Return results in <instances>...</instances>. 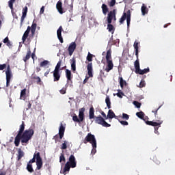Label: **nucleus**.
Instances as JSON below:
<instances>
[{
    "instance_id": "nucleus-8",
    "label": "nucleus",
    "mask_w": 175,
    "mask_h": 175,
    "mask_svg": "<svg viewBox=\"0 0 175 175\" xmlns=\"http://www.w3.org/2000/svg\"><path fill=\"white\" fill-rule=\"evenodd\" d=\"M94 122L96 124H98V125H102V126H105V128H110L111 125L106 122L105 120V118H103L100 115L98 116H95Z\"/></svg>"
},
{
    "instance_id": "nucleus-61",
    "label": "nucleus",
    "mask_w": 175,
    "mask_h": 175,
    "mask_svg": "<svg viewBox=\"0 0 175 175\" xmlns=\"http://www.w3.org/2000/svg\"><path fill=\"white\" fill-rule=\"evenodd\" d=\"M5 44L8 46V47H12V42H10V40L8 41Z\"/></svg>"
},
{
    "instance_id": "nucleus-59",
    "label": "nucleus",
    "mask_w": 175,
    "mask_h": 175,
    "mask_svg": "<svg viewBox=\"0 0 175 175\" xmlns=\"http://www.w3.org/2000/svg\"><path fill=\"white\" fill-rule=\"evenodd\" d=\"M101 116H103V117L106 120V118H107V116H106V113H105V112H103V111L100 112Z\"/></svg>"
},
{
    "instance_id": "nucleus-18",
    "label": "nucleus",
    "mask_w": 175,
    "mask_h": 175,
    "mask_svg": "<svg viewBox=\"0 0 175 175\" xmlns=\"http://www.w3.org/2000/svg\"><path fill=\"white\" fill-rule=\"evenodd\" d=\"M62 26H59V29L57 31V38L59 39L60 43H64V38H62Z\"/></svg>"
},
{
    "instance_id": "nucleus-20",
    "label": "nucleus",
    "mask_w": 175,
    "mask_h": 175,
    "mask_svg": "<svg viewBox=\"0 0 175 175\" xmlns=\"http://www.w3.org/2000/svg\"><path fill=\"white\" fill-rule=\"evenodd\" d=\"M38 156L40 157V152H35L33 154V157L32 158V159H31L28 163H29L30 165H32V163H34V162H36V161H38Z\"/></svg>"
},
{
    "instance_id": "nucleus-2",
    "label": "nucleus",
    "mask_w": 175,
    "mask_h": 175,
    "mask_svg": "<svg viewBox=\"0 0 175 175\" xmlns=\"http://www.w3.org/2000/svg\"><path fill=\"white\" fill-rule=\"evenodd\" d=\"M36 27L38 25L36 23H32L31 27L28 26L27 30L25 31L23 37L22 42L24 43L27 39V42H31V39L35 36V32H36Z\"/></svg>"
},
{
    "instance_id": "nucleus-22",
    "label": "nucleus",
    "mask_w": 175,
    "mask_h": 175,
    "mask_svg": "<svg viewBox=\"0 0 175 175\" xmlns=\"http://www.w3.org/2000/svg\"><path fill=\"white\" fill-rule=\"evenodd\" d=\"M116 113L113 111V110L109 109L108 111V114L107 116L106 120H113V118H116Z\"/></svg>"
},
{
    "instance_id": "nucleus-1",
    "label": "nucleus",
    "mask_w": 175,
    "mask_h": 175,
    "mask_svg": "<svg viewBox=\"0 0 175 175\" xmlns=\"http://www.w3.org/2000/svg\"><path fill=\"white\" fill-rule=\"evenodd\" d=\"M25 130V122L22 121V124L20 125L19 130L18 131V134L14 139V143L16 147H18L20 146V142H21L22 144L25 143L26 144H28V142L32 139V136H33L35 133V131L32 129Z\"/></svg>"
},
{
    "instance_id": "nucleus-45",
    "label": "nucleus",
    "mask_w": 175,
    "mask_h": 175,
    "mask_svg": "<svg viewBox=\"0 0 175 175\" xmlns=\"http://www.w3.org/2000/svg\"><path fill=\"white\" fill-rule=\"evenodd\" d=\"M92 57H94V55L89 52L87 56V61H88V62H92Z\"/></svg>"
},
{
    "instance_id": "nucleus-27",
    "label": "nucleus",
    "mask_w": 175,
    "mask_h": 175,
    "mask_svg": "<svg viewBox=\"0 0 175 175\" xmlns=\"http://www.w3.org/2000/svg\"><path fill=\"white\" fill-rule=\"evenodd\" d=\"M25 154H24V151H23V150H21V148H18V155H17V161H19L21 160V158H23V157H24Z\"/></svg>"
},
{
    "instance_id": "nucleus-24",
    "label": "nucleus",
    "mask_w": 175,
    "mask_h": 175,
    "mask_svg": "<svg viewBox=\"0 0 175 175\" xmlns=\"http://www.w3.org/2000/svg\"><path fill=\"white\" fill-rule=\"evenodd\" d=\"M150 72V68H144V70H142L139 68V70H137L135 73L137 75H146V73H148Z\"/></svg>"
},
{
    "instance_id": "nucleus-62",
    "label": "nucleus",
    "mask_w": 175,
    "mask_h": 175,
    "mask_svg": "<svg viewBox=\"0 0 175 175\" xmlns=\"http://www.w3.org/2000/svg\"><path fill=\"white\" fill-rule=\"evenodd\" d=\"M31 58H32L33 61H34L35 57H36L35 53H32V54L31 55Z\"/></svg>"
},
{
    "instance_id": "nucleus-7",
    "label": "nucleus",
    "mask_w": 175,
    "mask_h": 175,
    "mask_svg": "<svg viewBox=\"0 0 175 175\" xmlns=\"http://www.w3.org/2000/svg\"><path fill=\"white\" fill-rule=\"evenodd\" d=\"M126 20L127 28H129L131 25V10H128L127 12H124L122 17L120 18L119 23L124 24V21Z\"/></svg>"
},
{
    "instance_id": "nucleus-40",
    "label": "nucleus",
    "mask_w": 175,
    "mask_h": 175,
    "mask_svg": "<svg viewBox=\"0 0 175 175\" xmlns=\"http://www.w3.org/2000/svg\"><path fill=\"white\" fill-rule=\"evenodd\" d=\"M27 170L29 172V173H33V168L32 167V164L27 163Z\"/></svg>"
},
{
    "instance_id": "nucleus-64",
    "label": "nucleus",
    "mask_w": 175,
    "mask_h": 175,
    "mask_svg": "<svg viewBox=\"0 0 175 175\" xmlns=\"http://www.w3.org/2000/svg\"><path fill=\"white\" fill-rule=\"evenodd\" d=\"M14 18H16V20L18 18V16H17V14H13Z\"/></svg>"
},
{
    "instance_id": "nucleus-54",
    "label": "nucleus",
    "mask_w": 175,
    "mask_h": 175,
    "mask_svg": "<svg viewBox=\"0 0 175 175\" xmlns=\"http://www.w3.org/2000/svg\"><path fill=\"white\" fill-rule=\"evenodd\" d=\"M159 109H161V106L159 107L157 109L152 111V113H154L155 117H157V114H158V111L159 110Z\"/></svg>"
},
{
    "instance_id": "nucleus-30",
    "label": "nucleus",
    "mask_w": 175,
    "mask_h": 175,
    "mask_svg": "<svg viewBox=\"0 0 175 175\" xmlns=\"http://www.w3.org/2000/svg\"><path fill=\"white\" fill-rule=\"evenodd\" d=\"M134 66L135 68V73L140 69V63L139 62V57H137V61L134 62Z\"/></svg>"
},
{
    "instance_id": "nucleus-10",
    "label": "nucleus",
    "mask_w": 175,
    "mask_h": 175,
    "mask_svg": "<svg viewBox=\"0 0 175 175\" xmlns=\"http://www.w3.org/2000/svg\"><path fill=\"white\" fill-rule=\"evenodd\" d=\"M116 14H117V11L116 10H113L108 13L107 16V21L108 24H111L113 21H117Z\"/></svg>"
},
{
    "instance_id": "nucleus-17",
    "label": "nucleus",
    "mask_w": 175,
    "mask_h": 175,
    "mask_svg": "<svg viewBox=\"0 0 175 175\" xmlns=\"http://www.w3.org/2000/svg\"><path fill=\"white\" fill-rule=\"evenodd\" d=\"M75 50H76V42H72L70 44L68 51L69 53V55L72 56L73 53H75Z\"/></svg>"
},
{
    "instance_id": "nucleus-11",
    "label": "nucleus",
    "mask_w": 175,
    "mask_h": 175,
    "mask_svg": "<svg viewBox=\"0 0 175 175\" xmlns=\"http://www.w3.org/2000/svg\"><path fill=\"white\" fill-rule=\"evenodd\" d=\"M6 76V87H9L10 85V80L12 77H13V74L12 73V69H10V66L8 65L7 67V70L5 71Z\"/></svg>"
},
{
    "instance_id": "nucleus-55",
    "label": "nucleus",
    "mask_w": 175,
    "mask_h": 175,
    "mask_svg": "<svg viewBox=\"0 0 175 175\" xmlns=\"http://www.w3.org/2000/svg\"><path fill=\"white\" fill-rule=\"evenodd\" d=\"M122 118L124 120H129V115L126 113H122Z\"/></svg>"
},
{
    "instance_id": "nucleus-21",
    "label": "nucleus",
    "mask_w": 175,
    "mask_h": 175,
    "mask_svg": "<svg viewBox=\"0 0 175 175\" xmlns=\"http://www.w3.org/2000/svg\"><path fill=\"white\" fill-rule=\"evenodd\" d=\"M70 167H72V166H70L69 162H67L64 165V170L61 171V173L64 175L66 174V172H69L70 170Z\"/></svg>"
},
{
    "instance_id": "nucleus-46",
    "label": "nucleus",
    "mask_w": 175,
    "mask_h": 175,
    "mask_svg": "<svg viewBox=\"0 0 175 175\" xmlns=\"http://www.w3.org/2000/svg\"><path fill=\"white\" fill-rule=\"evenodd\" d=\"M133 105L137 107V109H140L142 106V103H139V101H133Z\"/></svg>"
},
{
    "instance_id": "nucleus-6",
    "label": "nucleus",
    "mask_w": 175,
    "mask_h": 175,
    "mask_svg": "<svg viewBox=\"0 0 175 175\" xmlns=\"http://www.w3.org/2000/svg\"><path fill=\"white\" fill-rule=\"evenodd\" d=\"M85 111V109L84 107L81 108L79 112V117L76 113L72 114V121L74 122H83L84 121V112Z\"/></svg>"
},
{
    "instance_id": "nucleus-31",
    "label": "nucleus",
    "mask_w": 175,
    "mask_h": 175,
    "mask_svg": "<svg viewBox=\"0 0 175 175\" xmlns=\"http://www.w3.org/2000/svg\"><path fill=\"white\" fill-rule=\"evenodd\" d=\"M31 49H29L27 52L26 56L25 57H23V60L24 61V62H27L28 61V59H29V58H31Z\"/></svg>"
},
{
    "instance_id": "nucleus-32",
    "label": "nucleus",
    "mask_w": 175,
    "mask_h": 175,
    "mask_svg": "<svg viewBox=\"0 0 175 175\" xmlns=\"http://www.w3.org/2000/svg\"><path fill=\"white\" fill-rule=\"evenodd\" d=\"M69 84L70 83H66L65 85V87L62 88V90H59L60 94H62V95H65V94H66V90H68V87H69Z\"/></svg>"
},
{
    "instance_id": "nucleus-13",
    "label": "nucleus",
    "mask_w": 175,
    "mask_h": 175,
    "mask_svg": "<svg viewBox=\"0 0 175 175\" xmlns=\"http://www.w3.org/2000/svg\"><path fill=\"white\" fill-rule=\"evenodd\" d=\"M66 77L67 79V84H69V87L73 88V81H72V72L70 70L66 69Z\"/></svg>"
},
{
    "instance_id": "nucleus-50",
    "label": "nucleus",
    "mask_w": 175,
    "mask_h": 175,
    "mask_svg": "<svg viewBox=\"0 0 175 175\" xmlns=\"http://www.w3.org/2000/svg\"><path fill=\"white\" fill-rule=\"evenodd\" d=\"M109 6H110V8H113V6H114V5H116V0H111V1H109Z\"/></svg>"
},
{
    "instance_id": "nucleus-14",
    "label": "nucleus",
    "mask_w": 175,
    "mask_h": 175,
    "mask_svg": "<svg viewBox=\"0 0 175 175\" xmlns=\"http://www.w3.org/2000/svg\"><path fill=\"white\" fill-rule=\"evenodd\" d=\"M69 165L71 166V167L73 169L77 166V161H76V157H75V155L71 154L68 159Z\"/></svg>"
},
{
    "instance_id": "nucleus-39",
    "label": "nucleus",
    "mask_w": 175,
    "mask_h": 175,
    "mask_svg": "<svg viewBox=\"0 0 175 175\" xmlns=\"http://www.w3.org/2000/svg\"><path fill=\"white\" fill-rule=\"evenodd\" d=\"M71 69L73 72H76V59H72L71 64Z\"/></svg>"
},
{
    "instance_id": "nucleus-19",
    "label": "nucleus",
    "mask_w": 175,
    "mask_h": 175,
    "mask_svg": "<svg viewBox=\"0 0 175 175\" xmlns=\"http://www.w3.org/2000/svg\"><path fill=\"white\" fill-rule=\"evenodd\" d=\"M64 135H65V126H64V124L61 123L59 129V137L60 140L62 139V137H64Z\"/></svg>"
},
{
    "instance_id": "nucleus-60",
    "label": "nucleus",
    "mask_w": 175,
    "mask_h": 175,
    "mask_svg": "<svg viewBox=\"0 0 175 175\" xmlns=\"http://www.w3.org/2000/svg\"><path fill=\"white\" fill-rule=\"evenodd\" d=\"M9 37H6L3 40V43H5V44H7L8 42H9Z\"/></svg>"
},
{
    "instance_id": "nucleus-5",
    "label": "nucleus",
    "mask_w": 175,
    "mask_h": 175,
    "mask_svg": "<svg viewBox=\"0 0 175 175\" xmlns=\"http://www.w3.org/2000/svg\"><path fill=\"white\" fill-rule=\"evenodd\" d=\"M62 64V59H59L53 71V81H59V79H61V73H59V68H61Z\"/></svg>"
},
{
    "instance_id": "nucleus-34",
    "label": "nucleus",
    "mask_w": 175,
    "mask_h": 175,
    "mask_svg": "<svg viewBox=\"0 0 175 175\" xmlns=\"http://www.w3.org/2000/svg\"><path fill=\"white\" fill-rule=\"evenodd\" d=\"M136 116L138 117V118L144 120V121L146 122V119H144V113L143 111L137 112Z\"/></svg>"
},
{
    "instance_id": "nucleus-52",
    "label": "nucleus",
    "mask_w": 175,
    "mask_h": 175,
    "mask_svg": "<svg viewBox=\"0 0 175 175\" xmlns=\"http://www.w3.org/2000/svg\"><path fill=\"white\" fill-rule=\"evenodd\" d=\"M8 68V65L6 64H0V70H3Z\"/></svg>"
},
{
    "instance_id": "nucleus-23",
    "label": "nucleus",
    "mask_w": 175,
    "mask_h": 175,
    "mask_svg": "<svg viewBox=\"0 0 175 175\" xmlns=\"http://www.w3.org/2000/svg\"><path fill=\"white\" fill-rule=\"evenodd\" d=\"M56 8L60 14H64V9L62 8V2L58 1L56 4Z\"/></svg>"
},
{
    "instance_id": "nucleus-51",
    "label": "nucleus",
    "mask_w": 175,
    "mask_h": 175,
    "mask_svg": "<svg viewBox=\"0 0 175 175\" xmlns=\"http://www.w3.org/2000/svg\"><path fill=\"white\" fill-rule=\"evenodd\" d=\"M118 98H122V96L124 95V92H121V90H118V92L116 94Z\"/></svg>"
},
{
    "instance_id": "nucleus-25",
    "label": "nucleus",
    "mask_w": 175,
    "mask_h": 175,
    "mask_svg": "<svg viewBox=\"0 0 175 175\" xmlns=\"http://www.w3.org/2000/svg\"><path fill=\"white\" fill-rule=\"evenodd\" d=\"M89 118L90 120H92L93 118H95V110L94 109V107H92L90 109Z\"/></svg>"
},
{
    "instance_id": "nucleus-36",
    "label": "nucleus",
    "mask_w": 175,
    "mask_h": 175,
    "mask_svg": "<svg viewBox=\"0 0 175 175\" xmlns=\"http://www.w3.org/2000/svg\"><path fill=\"white\" fill-rule=\"evenodd\" d=\"M107 29L109 32H111V33H114V26H113L111 23H108Z\"/></svg>"
},
{
    "instance_id": "nucleus-42",
    "label": "nucleus",
    "mask_w": 175,
    "mask_h": 175,
    "mask_svg": "<svg viewBox=\"0 0 175 175\" xmlns=\"http://www.w3.org/2000/svg\"><path fill=\"white\" fill-rule=\"evenodd\" d=\"M68 148V141H64L62 144L61 150H66Z\"/></svg>"
},
{
    "instance_id": "nucleus-35",
    "label": "nucleus",
    "mask_w": 175,
    "mask_h": 175,
    "mask_svg": "<svg viewBox=\"0 0 175 175\" xmlns=\"http://www.w3.org/2000/svg\"><path fill=\"white\" fill-rule=\"evenodd\" d=\"M119 80L121 88H124V85H126V81H124L122 77H119Z\"/></svg>"
},
{
    "instance_id": "nucleus-9",
    "label": "nucleus",
    "mask_w": 175,
    "mask_h": 175,
    "mask_svg": "<svg viewBox=\"0 0 175 175\" xmlns=\"http://www.w3.org/2000/svg\"><path fill=\"white\" fill-rule=\"evenodd\" d=\"M83 143H84V144H87V143H90L92 146H95V144H96V139L95 138V135L91 134V133H89L83 140Z\"/></svg>"
},
{
    "instance_id": "nucleus-53",
    "label": "nucleus",
    "mask_w": 175,
    "mask_h": 175,
    "mask_svg": "<svg viewBox=\"0 0 175 175\" xmlns=\"http://www.w3.org/2000/svg\"><path fill=\"white\" fill-rule=\"evenodd\" d=\"M53 139L55 140V143H58V142H59V136L58 135H55Z\"/></svg>"
},
{
    "instance_id": "nucleus-38",
    "label": "nucleus",
    "mask_w": 175,
    "mask_h": 175,
    "mask_svg": "<svg viewBox=\"0 0 175 175\" xmlns=\"http://www.w3.org/2000/svg\"><path fill=\"white\" fill-rule=\"evenodd\" d=\"M50 64V62L49 60H44L43 62H40V68H44V66H47Z\"/></svg>"
},
{
    "instance_id": "nucleus-4",
    "label": "nucleus",
    "mask_w": 175,
    "mask_h": 175,
    "mask_svg": "<svg viewBox=\"0 0 175 175\" xmlns=\"http://www.w3.org/2000/svg\"><path fill=\"white\" fill-rule=\"evenodd\" d=\"M105 59L107 64L105 70L106 72H109L113 68H114V64H113V59L111 58V49H109L107 51Z\"/></svg>"
},
{
    "instance_id": "nucleus-33",
    "label": "nucleus",
    "mask_w": 175,
    "mask_h": 175,
    "mask_svg": "<svg viewBox=\"0 0 175 175\" xmlns=\"http://www.w3.org/2000/svg\"><path fill=\"white\" fill-rule=\"evenodd\" d=\"M105 103L108 109H111V102L110 101V97H109V96L105 98Z\"/></svg>"
},
{
    "instance_id": "nucleus-56",
    "label": "nucleus",
    "mask_w": 175,
    "mask_h": 175,
    "mask_svg": "<svg viewBox=\"0 0 175 175\" xmlns=\"http://www.w3.org/2000/svg\"><path fill=\"white\" fill-rule=\"evenodd\" d=\"M154 162L157 164V165H161V161L159 160H158V159L157 158H154L153 159Z\"/></svg>"
},
{
    "instance_id": "nucleus-63",
    "label": "nucleus",
    "mask_w": 175,
    "mask_h": 175,
    "mask_svg": "<svg viewBox=\"0 0 175 175\" xmlns=\"http://www.w3.org/2000/svg\"><path fill=\"white\" fill-rule=\"evenodd\" d=\"M0 175H6V172L0 171Z\"/></svg>"
},
{
    "instance_id": "nucleus-28",
    "label": "nucleus",
    "mask_w": 175,
    "mask_h": 175,
    "mask_svg": "<svg viewBox=\"0 0 175 175\" xmlns=\"http://www.w3.org/2000/svg\"><path fill=\"white\" fill-rule=\"evenodd\" d=\"M101 9L104 16H106V14L109 13V8H107V5L106 4L103 3L101 6Z\"/></svg>"
},
{
    "instance_id": "nucleus-58",
    "label": "nucleus",
    "mask_w": 175,
    "mask_h": 175,
    "mask_svg": "<svg viewBox=\"0 0 175 175\" xmlns=\"http://www.w3.org/2000/svg\"><path fill=\"white\" fill-rule=\"evenodd\" d=\"M40 14H43L44 13V6H42L40 11Z\"/></svg>"
},
{
    "instance_id": "nucleus-29",
    "label": "nucleus",
    "mask_w": 175,
    "mask_h": 175,
    "mask_svg": "<svg viewBox=\"0 0 175 175\" xmlns=\"http://www.w3.org/2000/svg\"><path fill=\"white\" fill-rule=\"evenodd\" d=\"M141 12L142 13V16H146V14L148 13V8H147V6H146V5H142L141 8Z\"/></svg>"
},
{
    "instance_id": "nucleus-48",
    "label": "nucleus",
    "mask_w": 175,
    "mask_h": 175,
    "mask_svg": "<svg viewBox=\"0 0 175 175\" xmlns=\"http://www.w3.org/2000/svg\"><path fill=\"white\" fill-rule=\"evenodd\" d=\"M139 88H143V87H146V81L144 80H142L139 85Z\"/></svg>"
},
{
    "instance_id": "nucleus-47",
    "label": "nucleus",
    "mask_w": 175,
    "mask_h": 175,
    "mask_svg": "<svg viewBox=\"0 0 175 175\" xmlns=\"http://www.w3.org/2000/svg\"><path fill=\"white\" fill-rule=\"evenodd\" d=\"M66 162V159H65V156L64 155V153H62L59 157V162Z\"/></svg>"
},
{
    "instance_id": "nucleus-15",
    "label": "nucleus",
    "mask_w": 175,
    "mask_h": 175,
    "mask_svg": "<svg viewBox=\"0 0 175 175\" xmlns=\"http://www.w3.org/2000/svg\"><path fill=\"white\" fill-rule=\"evenodd\" d=\"M23 14L21 18V27H23V24L24 23V20H25V17H27V13H28V7L25 6L23 9Z\"/></svg>"
},
{
    "instance_id": "nucleus-41",
    "label": "nucleus",
    "mask_w": 175,
    "mask_h": 175,
    "mask_svg": "<svg viewBox=\"0 0 175 175\" xmlns=\"http://www.w3.org/2000/svg\"><path fill=\"white\" fill-rule=\"evenodd\" d=\"M26 95H27V89H23L21 92V96H20L21 99H22V98H25Z\"/></svg>"
},
{
    "instance_id": "nucleus-43",
    "label": "nucleus",
    "mask_w": 175,
    "mask_h": 175,
    "mask_svg": "<svg viewBox=\"0 0 175 175\" xmlns=\"http://www.w3.org/2000/svg\"><path fill=\"white\" fill-rule=\"evenodd\" d=\"M116 43H117V42H116V40H113V36H111V37L108 42V44L109 46H114V44H116Z\"/></svg>"
},
{
    "instance_id": "nucleus-44",
    "label": "nucleus",
    "mask_w": 175,
    "mask_h": 175,
    "mask_svg": "<svg viewBox=\"0 0 175 175\" xmlns=\"http://www.w3.org/2000/svg\"><path fill=\"white\" fill-rule=\"evenodd\" d=\"M92 150L91 152L92 155H95L96 154V144L95 145H92Z\"/></svg>"
},
{
    "instance_id": "nucleus-37",
    "label": "nucleus",
    "mask_w": 175,
    "mask_h": 175,
    "mask_svg": "<svg viewBox=\"0 0 175 175\" xmlns=\"http://www.w3.org/2000/svg\"><path fill=\"white\" fill-rule=\"evenodd\" d=\"M33 80H36V83L38 84L39 85H42V79L39 77H32Z\"/></svg>"
},
{
    "instance_id": "nucleus-12",
    "label": "nucleus",
    "mask_w": 175,
    "mask_h": 175,
    "mask_svg": "<svg viewBox=\"0 0 175 175\" xmlns=\"http://www.w3.org/2000/svg\"><path fill=\"white\" fill-rule=\"evenodd\" d=\"M88 69V75L89 77H85V79L83 80V84H85L90 80V77H94V75L92 74V63H88L87 66Z\"/></svg>"
},
{
    "instance_id": "nucleus-26",
    "label": "nucleus",
    "mask_w": 175,
    "mask_h": 175,
    "mask_svg": "<svg viewBox=\"0 0 175 175\" xmlns=\"http://www.w3.org/2000/svg\"><path fill=\"white\" fill-rule=\"evenodd\" d=\"M133 47L135 50L136 57L137 58L139 57V42L137 40L135 41Z\"/></svg>"
},
{
    "instance_id": "nucleus-49",
    "label": "nucleus",
    "mask_w": 175,
    "mask_h": 175,
    "mask_svg": "<svg viewBox=\"0 0 175 175\" xmlns=\"http://www.w3.org/2000/svg\"><path fill=\"white\" fill-rule=\"evenodd\" d=\"M13 3H14V1L10 0V1H8L9 8H10V9H11L12 10H13Z\"/></svg>"
},
{
    "instance_id": "nucleus-3",
    "label": "nucleus",
    "mask_w": 175,
    "mask_h": 175,
    "mask_svg": "<svg viewBox=\"0 0 175 175\" xmlns=\"http://www.w3.org/2000/svg\"><path fill=\"white\" fill-rule=\"evenodd\" d=\"M163 123V120H161V118L159 120H156V121H146V125H150V126H154V133L157 135H159V132L158 131L159 128H161V125Z\"/></svg>"
},
{
    "instance_id": "nucleus-57",
    "label": "nucleus",
    "mask_w": 175,
    "mask_h": 175,
    "mask_svg": "<svg viewBox=\"0 0 175 175\" xmlns=\"http://www.w3.org/2000/svg\"><path fill=\"white\" fill-rule=\"evenodd\" d=\"M120 124H121L122 125H125V126L129 125V123H128L127 121L122 120V121H120Z\"/></svg>"
},
{
    "instance_id": "nucleus-16",
    "label": "nucleus",
    "mask_w": 175,
    "mask_h": 175,
    "mask_svg": "<svg viewBox=\"0 0 175 175\" xmlns=\"http://www.w3.org/2000/svg\"><path fill=\"white\" fill-rule=\"evenodd\" d=\"M36 166V170H40L43 167V161L40 156H37Z\"/></svg>"
}]
</instances>
